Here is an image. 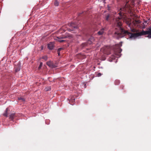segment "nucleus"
<instances>
[{
	"label": "nucleus",
	"instance_id": "obj_1",
	"mask_svg": "<svg viewBox=\"0 0 151 151\" xmlns=\"http://www.w3.org/2000/svg\"><path fill=\"white\" fill-rule=\"evenodd\" d=\"M129 9V6L127 4H126L124 7L120 9L121 12L118 13L120 16L118 17L116 19L115 24L116 26L115 29V32L114 36L117 39L122 38L126 35H129V38L132 39H135L139 36L138 32L135 33H130L128 31L124 30L122 27V24L120 20L123 18L122 14L124 13L122 12L128 11Z\"/></svg>",
	"mask_w": 151,
	"mask_h": 151
},
{
	"label": "nucleus",
	"instance_id": "obj_2",
	"mask_svg": "<svg viewBox=\"0 0 151 151\" xmlns=\"http://www.w3.org/2000/svg\"><path fill=\"white\" fill-rule=\"evenodd\" d=\"M138 33L139 36L147 34L148 35L147 37H148L149 39H151V26L148 28L147 31H144V30H142L141 32H138Z\"/></svg>",
	"mask_w": 151,
	"mask_h": 151
},
{
	"label": "nucleus",
	"instance_id": "obj_3",
	"mask_svg": "<svg viewBox=\"0 0 151 151\" xmlns=\"http://www.w3.org/2000/svg\"><path fill=\"white\" fill-rule=\"evenodd\" d=\"M68 25L72 29H68V30L69 31H73L74 29H77L78 28V27L76 26L75 23L74 22L69 23Z\"/></svg>",
	"mask_w": 151,
	"mask_h": 151
},
{
	"label": "nucleus",
	"instance_id": "obj_4",
	"mask_svg": "<svg viewBox=\"0 0 151 151\" xmlns=\"http://www.w3.org/2000/svg\"><path fill=\"white\" fill-rule=\"evenodd\" d=\"M46 64L48 66L52 68H55L57 66L52 62L51 61L47 62L46 63Z\"/></svg>",
	"mask_w": 151,
	"mask_h": 151
},
{
	"label": "nucleus",
	"instance_id": "obj_5",
	"mask_svg": "<svg viewBox=\"0 0 151 151\" xmlns=\"http://www.w3.org/2000/svg\"><path fill=\"white\" fill-rule=\"evenodd\" d=\"M47 47L50 50H52L54 47V44L53 42H50L48 44Z\"/></svg>",
	"mask_w": 151,
	"mask_h": 151
},
{
	"label": "nucleus",
	"instance_id": "obj_6",
	"mask_svg": "<svg viewBox=\"0 0 151 151\" xmlns=\"http://www.w3.org/2000/svg\"><path fill=\"white\" fill-rule=\"evenodd\" d=\"M93 41V39H91L89 40L87 42V43H83L82 45L83 46H86L88 45V44H90L92 43V42Z\"/></svg>",
	"mask_w": 151,
	"mask_h": 151
},
{
	"label": "nucleus",
	"instance_id": "obj_7",
	"mask_svg": "<svg viewBox=\"0 0 151 151\" xmlns=\"http://www.w3.org/2000/svg\"><path fill=\"white\" fill-rule=\"evenodd\" d=\"M104 28H102L98 32V35H102L104 32Z\"/></svg>",
	"mask_w": 151,
	"mask_h": 151
},
{
	"label": "nucleus",
	"instance_id": "obj_8",
	"mask_svg": "<svg viewBox=\"0 0 151 151\" xmlns=\"http://www.w3.org/2000/svg\"><path fill=\"white\" fill-rule=\"evenodd\" d=\"M15 116V113H12L9 116L10 119L12 120H13L14 117Z\"/></svg>",
	"mask_w": 151,
	"mask_h": 151
},
{
	"label": "nucleus",
	"instance_id": "obj_9",
	"mask_svg": "<svg viewBox=\"0 0 151 151\" xmlns=\"http://www.w3.org/2000/svg\"><path fill=\"white\" fill-rule=\"evenodd\" d=\"M8 108H7L5 111V112L3 114V115L6 117H7L8 116V114H7V111H8Z\"/></svg>",
	"mask_w": 151,
	"mask_h": 151
},
{
	"label": "nucleus",
	"instance_id": "obj_10",
	"mask_svg": "<svg viewBox=\"0 0 151 151\" xmlns=\"http://www.w3.org/2000/svg\"><path fill=\"white\" fill-rule=\"evenodd\" d=\"M15 71L16 72H17L19 71L21 69L20 66L19 65L17 66L16 67H15Z\"/></svg>",
	"mask_w": 151,
	"mask_h": 151
},
{
	"label": "nucleus",
	"instance_id": "obj_11",
	"mask_svg": "<svg viewBox=\"0 0 151 151\" xmlns=\"http://www.w3.org/2000/svg\"><path fill=\"white\" fill-rule=\"evenodd\" d=\"M104 53L108 55H109L110 54V52L109 51V50H108V51L107 52L106 50V49H104Z\"/></svg>",
	"mask_w": 151,
	"mask_h": 151
},
{
	"label": "nucleus",
	"instance_id": "obj_12",
	"mask_svg": "<svg viewBox=\"0 0 151 151\" xmlns=\"http://www.w3.org/2000/svg\"><path fill=\"white\" fill-rule=\"evenodd\" d=\"M68 36H63L62 37H57V38L60 39H64V38H65L68 37Z\"/></svg>",
	"mask_w": 151,
	"mask_h": 151
},
{
	"label": "nucleus",
	"instance_id": "obj_13",
	"mask_svg": "<svg viewBox=\"0 0 151 151\" xmlns=\"http://www.w3.org/2000/svg\"><path fill=\"white\" fill-rule=\"evenodd\" d=\"M59 3L56 0L54 2V4L55 6H58L59 5Z\"/></svg>",
	"mask_w": 151,
	"mask_h": 151
},
{
	"label": "nucleus",
	"instance_id": "obj_14",
	"mask_svg": "<svg viewBox=\"0 0 151 151\" xmlns=\"http://www.w3.org/2000/svg\"><path fill=\"white\" fill-rule=\"evenodd\" d=\"M115 83L116 85H118L120 83V81L118 80H116Z\"/></svg>",
	"mask_w": 151,
	"mask_h": 151
},
{
	"label": "nucleus",
	"instance_id": "obj_15",
	"mask_svg": "<svg viewBox=\"0 0 151 151\" xmlns=\"http://www.w3.org/2000/svg\"><path fill=\"white\" fill-rule=\"evenodd\" d=\"M18 99L19 100H21L23 101H25V100L24 99L21 97L18 98Z\"/></svg>",
	"mask_w": 151,
	"mask_h": 151
},
{
	"label": "nucleus",
	"instance_id": "obj_16",
	"mask_svg": "<svg viewBox=\"0 0 151 151\" xmlns=\"http://www.w3.org/2000/svg\"><path fill=\"white\" fill-rule=\"evenodd\" d=\"M42 58L45 60H47V56H44L42 57Z\"/></svg>",
	"mask_w": 151,
	"mask_h": 151
},
{
	"label": "nucleus",
	"instance_id": "obj_17",
	"mask_svg": "<svg viewBox=\"0 0 151 151\" xmlns=\"http://www.w3.org/2000/svg\"><path fill=\"white\" fill-rule=\"evenodd\" d=\"M109 15H106V19L107 21H108V20H109Z\"/></svg>",
	"mask_w": 151,
	"mask_h": 151
},
{
	"label": "nucleus",
	"instance_id": "obj_18",
	"mask_svg": "<svg viewBox=\"0 0 151 151\" xmlns=\"http://www.w3.org/2000/svg\"><path fill=\"white\" fill-rule=\"evenodd\" d=\"M75 99H70V100H69V102H70L71 101H72L73 102L75 101Z\"/></svg>",
	"mask_w": 151,
	"mask_h": 151
},
{
	"label": "nucleus",
	"instance_id": "obj_19",
	"mask_svg": "<svg viewBox=\"0 0 151 151\" xmlns=\"http://www.w3.org/2000/svg\"><path fill=\"white\" fill-rule=\"evenodd\" d=\"M42 63H40V65L39 66V68H40L42 66Z\"/></svg>",
	"mask_w": 151,
	"mask_h": 151
},
{
	"label": "nucleus",
	"instance_id": "obj_20",
	"mask_svg": "<svg viewBox=\"0 0 151 151\" xmlns=\"http://www.w3.org/2000/svg\"><path fill=\"white\" fill-rule=\"evenodd\" d=\"M58 41L60 42H62L63 41H64L65 40H58Z\"/></svg>",
	"mask_w": 151,
	"mask_h": 151
},
{
	"label": "nucleus",
	"instance_id": "obj_21",
	"mask_svg": "<svg viewBox=\"0 0 151 151\" xmlns=\"http://www.w3.org/2000/svg\"><path fill=\"white\" fill-rule=\"evenodd\" d=\"M62 49V48H59L58 50V51H59L60 52V51Z\"/></svg>",
	"mask_w": 151,
	"mask_h": 151
},
{
	"label": "nucleus",
	"instance_id": "obj_22",
	"mask_svg": "<svg viewBox=\"0 0 151 151\" xmlns=\"http://www.w3.org/2000/svg\"><path fill=\"white\" fill-rule=\"evenodd\" d=\"M46 91H49L50 90V88H46Z\"/></svg>",
	"mask_w": 151,
	"mask_h": 151
},
{
	"label": "nucleus",
	"instance_id": "obj_23",
	"mask_svg": "<svg viewBox=\"0 0 151 151\" xmlns=\"http://www.w3.org/2000/svg\"><path fill=\"white\" fill-rule=\"evenodd\" d=\"M58 56H60V52L59 51H58Z\"/></svg>",
	"mask_w": 151,
	"mask_h": 151
},
{
	"label": "nucleus",
	"instance_id": "obj_24",
	"mask_svg": "<svg viewBox=\"0 0 151 151\" xmlns=\"http://www.w3.org/2000/svg\"><path fill=\"white\" fill-rule=\"evenodd\" d=\"M41 49L42 50L43 49V46H41Z\"/></svg>",
	"mask_w": 151,
	"mask_h": 151
},
{
	"label": "nucleus",
	"instance_id": "obj_25",
	"mask_svg": "<svg viewBox=\"0 0 151 151\" xmlns=\"http://www.w3.org/2000/svg\"><path fill=\"white\" fill-rule=\"evenodd\" d=\"M82 13H80V14H79V16H80V14H81Z\"/></svg>",
	"mask_w": 151,
	"mask_h": 151
},
{
	"label": "nucleus",
	"instance_id": "obj_26",
	"mask_svg": "<svg viewBox=\"0 0 151 151\" xmlns=\"http://www.w3.org/2000/svg\"><path fill=\"white\" fill-rule=\"evenodd\" d=\"M132 31L134 32V31H133V30H132Z\"/></svg>",
	"mask_w": 151,
	"mask_h": 151
},
{
	"label": "nucleus",
	"instance_id": "obj_27",
	"mask_svg": "<svg viewBox=\"0 0 151 151\" xmlns=\"http://www.w3.org/2000/svg\"><path fill=\"white\" fill-rule=\"evenodd\" d=\"M122 45L121 44V46H121Z\"/></svg>",
	"mask_w": 151,
	"mask_h": 151
}]
</instances>
